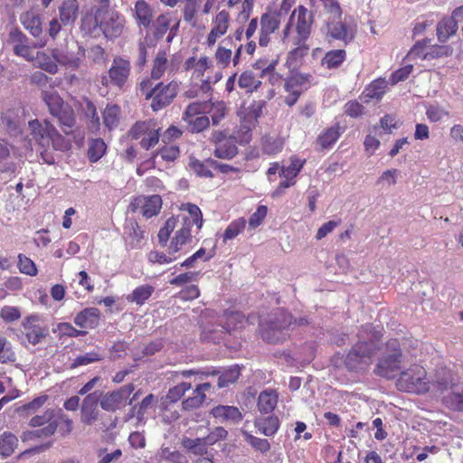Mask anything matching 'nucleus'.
<instances>
[{
	"instance_id": "1",
	"label": "nucleus",
	"mask_w": 463,
	"mask_h": 463,
	"mask_svg": "<svg viewBox=\"0 0 463 463\" xmlns=\"http://www.w3.org/2000/svg\"><path fill=\"white\" fill-rule=\"evenodd\" d=\"M357 343L346 354L345 363L350 371H364L372 364L373 356L380 350L381 331L373 325L366 324L361 327Z\"/></svg>"
},
{
	"instance_id": "2",
	"label": "nucleus",
	"mask_w": 463,
	"mask_h": 463,
	"mask_svg": "<svg viewBox=\"0 0 463 463\" xmlns=\"http://www.w3.org/2000/svg\"><path fill=\"white\" fill-rule=\"evenodd\" d=\"M193 228L194 226L190 225V222L184 223L180 222L179 217H170L159 230L158 242L163 247L167 246L171 233L176 229L169 246L171 253H178L185 245L192 242L193 233L194 232Z\"/></svg>"
},
{
	"instance_id": "3",
	"label": "nucleus",
	"mask_w": 463,
	"mask_h": 463,
	"mask_svg": "<svg viewBox=\"0 0 463 463\" xmlns=\"http://www.w3.org/2000/svg\"><path fill=\"white\" fill-rule=\"evenodd\" d=\"M312 24L313 12L299 5L292 12L283 29V41L290 42L292 44L305 43L310 34Z\"/></svg>"
},
{
	"instance_id": "4",
	"label": "nucleus",
	"mask_w": 463,
	"mask_h": 463,
	"mask_svg": "<svg viewBox=\"0 0 463 463\" xmlns=\"http://www.w3.org/2000/svg\"><path fill=\"white\" fill-rule=\"evenodd\" d=\"M178 83L170 81L167 84L159 82L154 87L150 80H143L140 83V90L146 99H152L151 108L154 111L162 109L169 105L175 98L178 90Z\"/></svg>"
},
{
	"instance_id": "5",
	"label": "nucleus",
	"mask_w": 463,
	"mask_h": 463,
	"mask_svg": "<svg viewBox=\"0 0 463 463\" xmlns=\"http://www.w3.org/2000/svg\"><path fill=\"white\" fill-rule=\"evenodd\" d=\"M427 378L426 370L418 364H414L405 371H401L396 385L400 391L422 394L433 390V383Z\"/></svg>"
},
{
	"instance_id": "6",
	"label": "nucleus",
	"mask_w": 463,
	"mask_h": 463,
	"mask_svg": "<svg viewBox=\"0 0 463 463\" xmlns=\"http://www.w3.org/2000/svg\"><path fill=\"white\" fill-rule=\"evenodd\" d=\"M402 364L403 360L399 343L397 340L392 339L387 342L385 349L376 364L374 373L386 379H392L401 371Z\"/></svg>"
},
{
	"instance_id": "7",
	"label": "nucleus",
	"mask_w": 463,
	"mask_h": 463,
	"mask_svg": "<svg viewBox=\"0 0 463 463\" xmlns=\"http://www.w3.org/2000/svg\"><path fill=\"white\" fill-rule=\"evenodd\" d=\"M29 128L33 138L43 147L52 146L57 151H65L69 148V143L47 120L41 123L39 120L29 122Z\"/></svg>"
},
{
	"instance_id": "8",
	"label": "nucleus",
	"mask_w": 463,
	"mask_h": 463,
	"mask_svg": "<svg viewBox=\"0 0 463 463\" xmlns=\"http://www.w3.org/2000/svg\"><path fill=\"white\" fill-rule=\"evenodd\" d=\"M433 390L440 393L448 392L443 395L444 404L454 411H463V389L460 388L453 382V378L446 371L439 373L433 383Z\"/></svg>"
},
{
	"instance_id": "9",
	"label": "nucleus",
	"mask_w": 463,
	"mask_h": 463,
	"mask_svg": "<svg viewBox=\"0 0 463 463\" xmlns=\"http://www.w3.org/2000/svg\"><path fill=\"white\" fill-rule=\"evenodd\" d=\"M43 99L47 105L52 116L56 118L59 123L71 129L75 124L74 113L71 108L65 104L62 99L54 90L43 91Z\"/></svg>"
},
{
	"instance_id": "10",
	"label": "nucleus",
	"mask_w": 463,
	"mask_h": 463,
	"mask_svg": "<svg viewBox=\"0 0 463 463\" xmlns=\"http://www.w3.org/2000/svg\"><path fill=\"white\" fill-rule=\"evenodd\" d=\"M292 317L286 311L279 310L267 324H261L262 338L269 343H279L286 339V329L291 325Z\"/></svg>"
},
{
	"instance_id": "11",
	"label": "nucleus",
	"mask_w": 463,
	"mask_h": 463,
	"mask_svg": "<svg viewBox=\"0 0 463 463\" xmlns=\"http://www.w3.org/2000/svg\"><path fill=\"white\" fill-rule=\"evenodd\" d=\"M328 35L347 44L352 42L356 33V24L351 15H345L344 19L327 21Z\"/></svg>"
},
{
	"instance_id": "12",
	"label": "nucleus",
	"mask_w": 463,
	"mask_h": 463,
	"mask_svg": "<svg viewBox=\"0 0 463 463\" xmlns=\"http://www.w3.org/2000/svg\"><path fill=\"white\" fill-rule=\"evenodd\" d=\"M130 61L122 57H115L109 70V78H102V84L105 86L110 82L118 89H123L130 75Z\"/></svg>"
},
{
	"instance_id": "13",
	"label": "nucleus",
	"mask_w": 463,
	"mask_h": 463,
	"mask_svg": "<svg viewBox=\"0 0 463 463\" xmlns=\"http://www.w3.org/2000/svg\"><path fill=\"white\" fill-rule=\"evenodd\" d=\"M84 55V50L76 43L68 45L66 50L53 49V58L56 62L71 70L79 68Z\"/></svg>"
},
{
	"instance_id": "14",
	"label": "nucleus",
	"mask_w": 463,
	"mask_h": 463,
	"mask_svg": "<svg viewBox=\"0 0 463 463\" xmlns=\"http://www.w3.org/2000/svg\"><path fill=\"white\" fill-rule=\"evenodd\" d=\"M133 391V384H127L117 391L109 392L101 397L100 407L106 411H115L127 404Z\"/></svg>"
},
{
	"instance_id": "15",
	"label": "nucleus",
	"mask_w": 463,
	"mask_h": 463,
	"mask_svg": "<svg viewBox=\"0 0 463 463\" xmlns=\"http://www.w3.org/2000/svg\"><path fill=\"white\" fill-rule=\"evenodd\" d=\"M125 18L116 11L105 10L101 21V33L108 39L119 37L125 27Z\"/></svg>"
},
{
	"instance_id": "16",
	"label": "nucleus",
	"mask_w": 463,
	"mask_h": 463,
	"mask_svg": "<svg viewBox=\"0 0 463 463\" xmlns=\"http://www.w3.org/2000/svg\"><path fill=\"white\" fill-rule=\"evenodd\" d=\"M132 212L139 211L146 218L156 216L162 208V198L158 194L136 197L130 203Z\"/></svg>"
},
{
	"instance_id": "17",
	"label": "nucleus",
	"mask_w": 463,
	"mask_h": 463,
	"mask_svg": "<svg viewBox=\"0 0 463 463\" xmlns=\"http://www.w3.org/2000/svg\"><path fill=\"white\" fill-rule=\"evenodd\" d=\"M281 22V12L277 10L264 13L260 17L259 44L266 47L270 42V35L275 33Z\"/></svg>"
},
{
	"instance_id": "18",
	"label": "nucleus",
	"mask_w": 463,
	"mask_h": 463,
	"mask_svg": "<svg viewBox=\"0 0 463 463\" xmlns=\"http://www.w3.org/2000/svg\"><path fill=\"white\" fill-rule=\"evenodd\" d=\"M309 75L295 74L285 82V90L288 93L285 99L288 106H293L298 99L300 94L307 88Z\"/></svg>"
},
{
	"instance_id": "19",
	"label": "nucleus",
	"mask_w": 463,
	"mask_h": 463,
	"mask_svg": "<svg viewBox=\"0 0 463 463\" xmlns=\"http://www.w3.org/2000/svg\"><path fill=\"white\" fill-rule=\"evenodd\" d=\"M99 395L94 392L84 397L80 404V421L86 425H92L99 420Z\"/></svg>"
},
{
	"instance_id": "20",
	"label": "nucleus",
	"mask_w": 463,
	"mask_h": 463,
	"mask_svg": "<svg viewBox=\"0 0 463 463\" xmlns=\"http://www.w3.org/2000/svg\"><path fill=\"white\" fill-rule=\"evenodd\" d=\"M230 25V15L225 10L220 11L211 23V30L206 37V44L213 46L216 42L223 36Z\"/></svg>"
},
{
	"instance_id": "21",
	"label": "nucleus",
	"mask_w": 463,
	"mask_h": 463,
	"mask_svg": "<svg viewBox=\"0 0 463 463\" xmlns=\"http://www.w3.org/2000/svg\"><path fill=\"white\" fill-rule=\"evenodd\" d=\"M104 9L90 8L82 13L80 20V31L86 35H94L101 32V21Z\"/></svg>"
},
{
	"instance_id": "22",
	"label": "nucleus",
	"mask_w": 463,
	"mask_h": 463,
	"mask_svg": "<svg viewBox=\"0 0 463 463\" xmlns=\"http://www.w3.org/2000/svg\"><path fill=\"white\" fill-rule=\"evenodd\" d=\"M54 417V411L52 409L46 410L43 414L41 415H35L30 420V426L32 427H41L45 424H47L45 427H43L41 430H38L35 431L36 435L38 437H50L57 430L58 422L52 420Z\"/></svg>"
},
{
	"instance_id": "23",
	"label": "nucleus",
	"mask_w": 463,
	"mask_h": 463,
	"mask_svg": "<svg viewBox=\"0 0 463 463\" xmlns=\"http://www.w3.org/2000/svg\"><path fill=\"white\" fill-rule=\"evenodd\" d=\"M9 43L13 46L15 55L23 57L26 61L33 59V50L29 45V39L17 28H14L9 33Z\"/></svg>"
},
{
	"instance_id": "24",
	"label": "nucleus",
	"mask_w": 463,
	"mask_h": 463,
	"mask_svg": "<svg viewBox=\"0 0 463 463\" xmlns=\"http://www.w3.org/2000/svg\"><path fill=\"white\" fill-rule=\"evenodd\" d=\"M213 138L216 143L215 156L222 159H231L237 155L238 149L233 138L226 137L222 133L214 134Z\"/></svg>"
},
{
	"instance_id": "25",
	"label": "nucleus",
	"mask_w": 463,
	"mask_h": 463,
	"mask_svg": "<svg viewBox=\"0 0 463 463\" xmlns=\"http://www.w3.org/2000/svg\"><path fill=\"white\" fill-rule=\"evenodd\" d=\"M37 321L38 317L36 316H31L26 317L23 322V326L26 330V338L33 345H37L42 342L48 334V329L36 324Z\"/></svg>"
},
{
	"instance_id": "26",
	"label": "nucleus",
	"mask_w": 463,
	"mask_h": 463,
	"mask_svg": "<svg viewBox=\"0 0 463 463\" xmlns=\"http://www.w3.org/2000/svg\"><path fill=\"white\" fill-rule=\"evenodd\" d=\"M211 415L219 422H239L242 414L237 407L228 405H218L211 410Z\"/></svg>"
},
{
	"instance_id": "27",
	"label": "nucleus",
	"mask_w": 463,
	"mask_h": 463,
	"mask_svg": "<svg viewBox=\"0 0 463 463\" xmlns=\"http://www.w3.org/2000/svg\"><path fill=\"white\" fill-rule=\"evenodd\" d=\"M20 22L33 37H38L42 34V19L37 12L29 10L23 13L20 15Z\"/></svg>"
},
{
	"instance_id": "28",
	"label": "nucleus",
	"mask_w": 463,
	"mask_h": 463,
	"mask_svg": "<svg viewBox=\"0 0 463 463\" xmlns=\"http://www.w3.org/2000/svg\"><path fill=\"white\" fill-rule=\"evenodd\" d=\"M175 70L176 65L174 63V61L169 62L166 53L165 52H158L154 60L151 77L152 79L158 80L162 78L165 72H173Z\"/></svg>"
},
{
	"instance_id": "29",
	"label": "nucleus",
	"mask_w": 463,
	"mask_h": 463,
	"mask_svg": "<svg viewBox=\"0 0 463 463\" xmlns=\"http://www.w3.org/2000/svg\"><path fill=\"white\" fill-rule=\"evenodd\" d=\"M172 18L169 14L159 15L154 23L155 34L156 37H163L165 33L170 29L169 34L167 35V42H171L175 34V31L178 29L179 23L175 22L171 24Z\"/></svg>"
},
{
	"instance_id": "30",
	"label": "nucleus",
	"mask_w": 463,
	"mask_h": 463,
	"mask_svg": "<svg viewBox=\"0 0 463 463\" xmlns=\"http://www.w3.org/2000/svg\"><path fill=\"white\" fill-rule=\"evenodd\" d=\"M182 209L186 211L188 214H182L178 216L180 222L184 223L190 222V225L195 227V233H198L203 222L200 208L195 204L186 203L183 205Z\"/></svg>"
},
{
	"instance_id": "31",
	"label": "nucleus",
	"mask_w": 463,
	"mask_h": 463,
	"mask_svg": "<svg viewBox=\"0 0 463 463\" xmlns=\"http://www.w3.org/2000/svg\"><path fill=\"white\" fill-rule=\"evenodd\" d=\"M213 66V61L207 56H201L199 59L195 57L188 58L184 62L186 71H193V78H201L204 72Z\"/></svg>"
},
{
	"instance_id": "32",
	"label": "nucleus",
	"mask_w": 463,
	"mask_h": 463,
	"mask_svg": "<svg viewBox=\"0 0 463 463\" xmlns=\"http://www.w3.org/2000/svg\"><path fill=\"white\" fill-rule=\"evenodd\" d=\"M458 21L454 17V14L450 17L443 18L437 24V36L439 42L445 43L449 37L454 35L458 31Z\"/></svg>"
},
{
	"instance_id": "33",
	"label": "nucleus",
	"mask_w": 463,
	"mask_h": 463,
	"mask_svg": "<svg viewBox=\"0 0 463 463\" xmlns=\"http://www.w3.org/2000/svg\"><path fill=\"white\" fill-rule=\"evenodd\" d=\"M27 61H33L34 66L52 74L56 73L58 71L57 62L53 58V50L52 51V55L45 52H37L35 55L33 52V59H28Z\"/></svg>"
},
{
	"instance_id": "34",
	"label": "nucleus",
	"mask_w": 463,
	"mask_h": 463,
	"mask_svg": "<svg viewBox=\"0 0 463 463\" xmlns=\"http://www.w3.org/2000/svg\"><path fill=\"white\" fill-rule=\"evenodd\" d=\"M99 310L96 307H87L80 311L74 318V323L82 328H92L98 325Z\"/></svg>"
},
{
	"instance_id": "35",
	"label": "nucleus",
	"mask_w": 463,
	"mask_h": 463,
	"mask_svg": "<svg viewBox=\"0 0 463 463\" xmlns=\"http://www.w3.org/2000/svg\"><path fill=\"white\" fill-rule=\"evenodd\" d=\"M279 395L272 389L262 391L258 399V408L261 413H269L273 411L278 404Z\"/></svg>"
},
{
	"instance_id": "36",
	"label": "nucleus",
	"mask_w": 463,
	"mask_h": 463,
	"mask_svg": "<svg viewBox=\"0 0 463 463\" xmlns=\"http://www.w3.org/2000/svg\"><path fill=\"white\" fill-rule=\"evenodd\" d=\"M79 5L77 0H64L59 8L61 22L64 24L74 23L77 18Z\"/></svg>"
},
{
	"instance_id": "37",
	"label": "nucleus",
	"mask_w": 463,
	"mask_h": 463,
	"mask_svg": "<svg viewBox=\"0 0 463 463\" xmlns=\"http://www.w3.org/2000/svg\"><path fill=\"white\" fill-rule=\"evenodd\" d=\"M258 430L268 437L273 436L279 428V420L276 416L259 417L255 420Z\"/></svg>"
},
{
	"instance_id": "38",
	"label": "nucleus",
	"mask_w": 463,
	"mask_h": 463,
	"mask_svg": "<svg viewBox=\"0 0 463 463\" xmlns=\"http://www.w3.org/2000/svg\"><path fill=\"white\" fill-rule=\"evenodd\" d=\"M388 82L384 79H377L368 85L363 94L362 98L364 102H368L369 99H380L386 91Z\"/></svg>"
},
{
	"instance_id": "39",
	"label": "nucleus",
	"mask_w": 463,
	"mask_h": 463,
	"mask_svg": "<svg viewBox=\"0 0 463 463\" xmlns=\"http://www.w3.org/2000/svg\"><path fill=\"white\" fill-rule=\"evenodd\" d=\"M156 458L157 463H189V460L184 454L167 447H162Z\"/></svg>"
},
{
	"instance_id": "40",
	"label": "nucleus",
	"mask_w": 463,
	"mask_h": 463,
	"mask_svg": "<svg viewBox=\"0 0 463 463\" xmlns=\"http://www.w3.org/2000/svg\"><path fill=\"white\" fill-rule=\"evenodd\" d=\"M340 127L334 125L325 129L317 138V143L322 149H329L340 137Z\"/></svg>"
},
{
	"instance_id": "41",
	"label": "nucleus",
	"mask_w": 463,
	"mask_h": 463,
	"mask_svg": "<svg viewBox=\"0 0 463 463\" xmlns=\"http://www.w3.org/2000/svg\"><path fill=\"white\" fill-rule=\"evenodd\" d=\"M135 15L139 25L148 28L152 23L153 11L146 2L137 0L135 5Z\"/></svg>"
},
{
	"instance_id": "42",
	"label": "nucleus",
	"mask_w": 463,
	"mask_h": 463,
	"mask_svg": "<svg viewBox=\"0 0 463 463\" xmlns=\"http://www.w3.org/2000/svg\"><path fill=\"white\" fill-rule=\"evenodd\" d=\"M260 78V75L253 71H246L240 75L238 84L240 88L246 90V91L253 92L261 85Z\"/></svg>"
},
{
	"instance_id": "43",
	"label": "nucleus",
	"mask_w": 463,
	"mask_h": 463,
	"mask_svg": "<svg viewBox=\"0 0 463 463\" xmlns=\"http://www.w3.org/2000/svg\"><path fill=\"white\" fill-rule=\"evenodd\" d=\"M277 63V60H272L268 65L264 66L261 61H258L254 66L261 71L260 73V78H267L271 85H275L280 80V76L275 72Z\"/></svg>"
},
{
	"instance_id": "44",
	"label": "nucleus",
	"mask_w": 463,
	"mask_h": 463,
	"mask_svg": "<svg viewBox=\"0 0 463 463\" xmlns=\"http://www.w3.org/2000/svg\"><path fill=\"white\" fill-rule=\"evenodd\" d=\"M284 142L278 137L266 136L261 139L262 152L268 156H274L281 152Z\"/></svg>"
},
{
	"instance_id": "45",
	"label": "nucleus",
	"mask_w": 463,
	"mask_h": 463,
	"mask_svg": "<svg viewBox=\"0 0 463 463\" xmlns=\"http://www.w3.org/2000/svg\"><path fill=\"white\" fill-rule=\"evenodd\" d=\"M120 118V108L117 105L107 106L103 111V123L111 130L118 126Z\"/></svg>"
},
{
	"instance_id": "46",
	"label": "nucleus",
	"mask_w": 463,
	"mask_h": 463,
	"mask_svg": "<svg viewBox=\"0 0 463 463\" xmlns=\"http://www.w3.org/2000/svg\"><path fill=\"white\" fill-rule=\"evenodd\" d=\"M154 287L151 285H141L136 288L133 292L128 296L127 299L129 302H134L137 305H143L154 292Z\"/></svg>"
},
{
	"instance_id": "47",
	"label": "nucleus",
	"mask_w": 463,
	"mask_h": 463,
	"mask_svg": "<svg viewBox=\"0 0 463 463\" xmlns=\"http://www.w3.org/2000/svg\"><path fill=\"white\" fill-rule=\"evenodd\" d=\"M18 444L17 438L9 432H4L0 436V455L4 458L11 456Z\"/></svg>"
},
{
	"instance_id": "48",
	"label": "nucleus",
	"mask_w": 463,
	"mask_h": 463,
	"mask_svg": "<svg viewBox=\"0 0 463 463\" xmlns=\"http://www.w3.org/2000/svg\"><path fill=\"white\" fill-rule=\"evenodd\" d=\"M305 162V159H300L296 156L290 157V164L287 166L281 167L279 175L283 178H291L296 180V177L303 168Z\"/></svg>"
},
{
	"instance_id": "49",
	"label": "nucleus",
	"mask_w": 463,
	"mask_h": 463,
	"mask_svg": "<svg viewBox=\"0 0 463 463\" xmlns=\"http://www.w3.org/2000/svg\"><path fill=\"white\" fill-rule=\"evenodd\" d=\"M107 146L103 139L94 138L90 141L88 157L90 162H98L106 153Z\"/></svg>"
},
{
	"instance_id": "50",
	"label": "nucleus",
	"mask_w": 463,
	"mask_h": 463,
	"mask_svg": "<svg viewBox=\"0 0 463 463\" xmlns=\"http://www.w3.org/2000/svg\"><path fill=\"white\" fill-rule=\"evenodd\" d=\"M182 445L184 449L195 455H204L207 453V444L203 439H189L185 438L182 441Z\"/></svg>"
},
{
	"instance_id": "51",
	"label": "nucleus",
	"mask_w": 463,
	"mask_h": 463,
	"mask_svg": "<svg viewBox=\"0 0 463 463\" xmlns=\"http://www.w3.org/2000/svg\"><path fill=\"white\" fill-rule=\"evenodd\" d=\"M208 107L209 102L196 101L189 104L183 114V120L191 121V118L206 114Z\"/></svg>"
},
{
	"instance_id": "52",
	"label": "nucleus",
	"mask_w": 463,
	"mask_h": 463,
	"mask_svg": "<svg viewBox=\"0 0 463 463\" xmlns=\"http://www.w3.org/2000/svg\"><path fill=\"white\" fill-rule=\"evenodd\" d=\"M179 258L178 253H171L170 246H167L166 252H160L157 250L151 251L148 254V260L151 263H157L160 265L170 264Z\"/></svg>"
},
{
	"instance_id": "53",
	"label": "nucleus",
	"mask_w": 463,
	"mask_h": 463,
	"mask_svg": "<svg viewBox=\"0 0 463 463\" xmlns=\"http://www.w3.org/2000/svg\"><path fill=\"white\" fill-rule=\"evenodd\" d=\"M202 0H186L184 5V20L192 25L197 23L196 14L201 6Z\"/></svg>"
},
{
	"instance_id": "54",
	"label": "nucleus",
	"mask_w": 463,
	"mask_h": 463,
	"mask_svg": "<svg viewBox=\"0 0 463 463\" xmlns=\"http://www.w3.org/2000/svg\"><path fill=\"white\" fill-rule=\"evenodd\" d=\"M245 323L244 316L241 313L231 311L225 313L223 328L230 332L242 327Z\"/></svg>"
},
{
	"instance_id": "55",
	"label": "nucleus",
	"mask_w": 463,
	"mask_h": 463,
	"mask_svg": "<svg viewBox=\"0 0 463 463\" xmlns=\"http://www.w3.org/2000/svg\"><path fill=\"white\" fill-rule=\"evenodd\" d=\"M345 59V50H334L326 52L322 60V64L328 69L338 67Z\"/></svg>"
},
{
	"instance_id": "56",
	"label": "nucleus",
	"mask_w": 463,
	"mask_h": 463,
	"mask_svg": "<svg viewBox=\"0 0 463 463\" xmlns=\"http://www.w3.org/2000/svg\"><path fill=\"white\" fill-rule=\"evenodd\" d=\"M240 370L238 365L224 370L218 379L219 388L228 387L230 384L234 383L240 376Z\"/></svg>"
},
{
	"instance_id": "57",
	"label": "nucleus",
	"mask_w": 463,
	"mask_h": 463,
	"mask_svg": "<svg viewBox=\"0 0 463 463\" xmlns=\"http://www.w3.org/2000/svg\"><path fill=\"white\" fill-rule=\"evenodd\" d=\"M453 49L449 45H432L422 54V59L431 60L443 56H449Z\"/></svg>"
},
{
	"instance_id": "58",
	"label": "nucleus",
	"mask_w": 463,
	"mask_h": 463,
	"mask_svg": "<svg viewBox=\"0 0 463 463\" xmlns=\"http://www.w3.org/2000/svg\"><path fill=\"white\" fill-rule=\"evenodd\" d=\"M191 167L193 171L201 177H212L213 174L211 168H214V160H206L204 162L195 160L191 163Z\"/></svg>"
},
{
	"instance_id": "59",
	"label": "nucleus",
	"mask_w": 463,
	"mask_h": 463,
	"mask_svg": "<svg viewBox=\"0 0 463 463\" xmlns=\"http://www.w3.org/2000/svg\"><path fill=\"white\" fill-rule=\"evenodd\" d=\"M206 113L211 114L213 124L217 125L226 114V106L222 101L209 103Z\"/></svg>"
},
{
	"instance_id": "60",
	"label": "nucleus",
	"mask_w": 463,
	"mask_h": 463,
	"mask_svg": "<svg viewBox=\"0 0 463 463\" xmlns=\"http://www.w3.org/2000/svg\"><path fill=\"white\" fill-rule=\"evenodd\" d=\"M18 268L21 273L33 277L37 275L35 263L24 254L18 255Z\"/></svg>"
},
{
	"instance_id": "61",
	"label": "nucleus",
	"mask_w": 463,
	"mask_h": 463,
	"mask_svg": "<svg viewBox=\"0 0 463 463\" xmlns=\"http://www.w3.org/2000/svg\"><path fill=\"white\" fill-rule=\"evenodd\" d=\"M156 124V122L143 121L136 123L129 131V137L133 139L142 138L146 134L152 129V127Z\"/></svg>"
},
{
	"instance_id": "62",
	"label": "nucleus",
	"mask_w": 463,
	"mask_h": 463,
	"mask_svg": "<svg viewBox=\"0 0 463 463\" xmlns=\"http://www.w3.org/2000/svg\"><path fill=\"white\" fill-rule=\"evenodd\" d=\"M159 130H160V128L156 127V124H155L152 127V129H150L146 134V136H144L141 138L140 146L146 150L155 146L159 141V137H160Z\"/></svg>"
},
{
	"instance_id": "63",
	"label": "nucleus",
	"mask_w": 463,
	"mask_h": 463,
	"mask_svg": "<svg viewBox=\"0 0 463 463\" xmlns=\"http://www.w3.org/2000/svg\"><path fill=\"white\" fill-rule=\"evenodd\" d=\"M326 13L328 14V21L340 19L342 17V10L336 0H320Z\"/></svg>"
},
{
	"instance_id": "64",
	"label": "nucleus",
	"mask_w": 463,
	"mask_h": 463,
	"mask_svg": "<svg viewBox=\"0 0 463 463\" xmlns=\"http://www.w3.org/2000/svg\"><path fill=\"white\" fill-rule=\"evenodd\" d=\"M191 132L199 133L206 129L210 125L209 118L203 114L191 118V121H184Z\"/></svg>"
}]
</instances>
